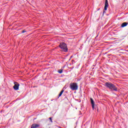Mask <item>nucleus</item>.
Masks as SVG:
<instances>
[{"mask_svg": "<svg viewBox=\"0 0 128 128\" xmlns=\"http://www.w3.org/2000/svg\"><path fill=\"white\" fill-rule=\"evenodd\" d=\"M60 48L63 52H68V46L64 42H61L60 44Z\"/></svg>", "mask_w": 128, "mask_h": 128, "instance_id": "7ed1b4c3", "label": "nucleus"}, {"mask_svg": "<svg viewBox=\"0 0 128 128\" xmlns=\"http://www.w3.org/2000/svg\"><path fill=\"white\" fill-rule=\"evenodd\" d=\"M40 126V124H34L31 126V128H38Z\"/></svg>", "mask_w": 128, "mask_h": 128, "instance_id": "0eeeda50", "label": "nucleus"}, {"mask_svg": "<svg viewBox=\"0 0 128 128\" xmlns=\"http://www.w3.org/2000/svg\"><path fill=\"white\" fill-rule=\"evenodd\" d=\"M72 58V56H71L70 58Z\"/></svg>", "mask_w": 128, "mask_h": 128, "instance_id": "4468645a", "label": "nucleus"}, {"mask_svg": "<svg viewBox=\"0 0 128 128\" xmlns=\"http://www.w3.org/2000/svg\"><path fill=\"white\" fill-rule=\"evenodd\" d=\"M62 94L60 92L58 95V97L60 98V96H62Z\"/></svg>", "mask_w": 128, "mask_h": 128, "instance_id": "f8f14e48", "label": "nucleus"}, {"mask_svg": "<svg viewBox=\"0 0 128 128\" xmlns=\"http://www.w3.org/2000/svg\"><path fill=\"white\" fill-rule=\"evenodd\" d=\"M64 90H62L60 93H61L62 94H64Z\"/></svg>", "mask_w": 128, "mask_h": 128, "instance_id": "9d476101", "label": "nucleus"}, {"mask_svg": "<svg viewBox=\"0 0 128 128\" xmlns=\"http://www.w3.org/2000/svg\"><path fill=\"white\" fill-rule=\"evenodd\" d=\"M58 74H62V70L60 69L58 70Z\"/></svg>", "mask_w": 128, "mask_h": 128, "instance_id": "1a4fd4ad", "label": "nucleus"}, {"mask_svg": "<svg viewBox=\"0 0 128 128\" xmlns=\"http://www.w3.org/2000/svg\"><path fill=\"white\" fill-rule=\"evenodd\" d=\"M49 120H50L51 122H52V118H49Z\"/></svg>", "mask_w": 128, "mask_h": 128, "instance_id": "9b49d317", "label": "nucleus"}, {"mask_svg": "<svg viewBox=\"0 0 128 128\" xmlns=\"http://www.w3.org/2000/svg\"><path fill=\"white\" fill-rule=\"evenodd\" d=\"M105 86H106V88H110V90H115V92L118 91V88L111 82H106L105 84Z\"/></svg>", "mask_w": 128, "mask_h": 128, "instance_id": "f257e3e1", "label": "nucleus"}, {"mask_svg": "<svg viewBox=\"0 0 128 128\" xmlns=\"http://www.w3.org/2000/svg\"><path fill=\"white\" fill-rule=\"evenodd\" d=\"M91 104L92 105V108L94 110V102L92 98H90Z\"/></svg>", "mask_w": 128, "mask_h": 128, "instance_id": "423d86ee", "label": "nucleus"}, {"mask_svg": "<svg viewBox=\"0 0 128 128\" xmlns=\"http://www.w3.org/2000/svg\"><path fill=\"white\" fill-rule=\"evenodd\" d=\"M26 32V30H23L22 31V34H24V32Z\"/></svg>", "mask_w": 128, "mask_h": 128, "instance_id": "ddd939ff", "label": "nucleus"}, {"mask_svg": "<svg viewBox=\"0 0 128 128\" xmlns=\"http://www.w3.org/2000/svg\"><path fill=\"white\" fill-rule=\"evenodd\" d=\"M70 88L72 90H78V84L74 82L70 84Z\"/></svg>", "mask_w": 128, "mask_h": 128, "instance_id": "f03ea898", "label": "nucleus"}, {"mask_svg": "<svg viewBox=\"0 0 128 128\" xmlns=\"http://www.w3.org/2000/svg\"><path fill=\"white\" fill-rule=\"evenodd\" d=\"M128 23L126 22H123L121 25V28H124V26H128Z\"/></svg>", "mask_w": 128, "mask_h": 128, "instance_id": "6e6552de", "label": "nucleus"}, {"mask_svg": "<svg viewBox=\"0 0 128 128\" xmlns=\"http://www.w3.org/2000/svg\"><path fill=\"white\" fill-rule=\"evenodd\" d=\"M14 88L15 90H18V88L20 86V84L18 83V82H14Z\"/></svg>", "mask_w": 128, "mask_h": 128, "instance_id": "39448f33", "label": "nucleus"}, {"mask_svg": "<svg viewBox=\"0 0 128 128\" xmlns=\"http://www.w3.org/2000/svg\"><path fill=\"white\" fill-rule=\"evenodd\" d=\"M108 0H106L104 10H103V14H106V10H108Z\"/></svg>", "mask_w": 128, "mask_h": 128, "instance_id": "20e7f679", "label": "nucleus"}]
</instances>
